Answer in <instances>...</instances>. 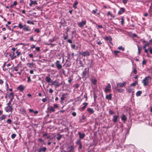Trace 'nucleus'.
I'll use <instances>...</instances> for the list:
<instances>
[{
    "instance_id": "obj_1",
    "label": "nucleus",
    "mask_w": 152,
    "mask_h": 152,
    "mask_svg": "<svg viewBox=\"0 0 152 152\" xmlns=\"http://www.w3.org/2000/svg\"><path fill=\"white\" fill-rule=\"evenodd\" d=\"M151 78L149 76L146 77L142 80V83L144 86H146L148 85L149 83L151 82Z\"/></svg>"
},
{
    "instance_id": "obj_2",
    "label": "nucleus",
    "mask_w": 152,
    "mask_h": 152,
    "mask_svg": "<svg viewBox=\"0 0 152 152\" xmlns=\"http://www.w3.org/2000/svg\"><path fill=\"white\" fill-rule=\"evenodd\" d=\"M18 26L20 29H23V30L24 31H31V29L28 26H27L25 27H23V26L21 24V22H20L19 23Z\"/></svg>"
},
{
    "instance_id": "obj_3",
    "label": "nucleus",
    "mask_w": 152,
    "mask_h": 152,
    "mask_svg": "<svg viewBox=\"0 0 152 152\" xmlns=\"http://www.w3.org/2000/svg\"><path fill=\"white\" fill-rule=\"evenodd\" d=\"M111 86L110 83L107 84L104 89V91L106 93L110 92L111 91Z\"/></svg>"
},
{
    "instance_id": "obj_4",
    "label": "nucleus",
    "mask_w": 152,
    "mask_h": 152,
    "mask_svg": "<svg viewBox=\"0 0 152 152\" xmlns=\"http://www.w3.org/2000/svg\"><path fill=\"white\" fill-rule=\"evenodd\" d=\"M66 149L68 151V152H75L74 148L73 145L67 146Z\"/></svg>"
},
{
    "instance_id": "obj_5",
    "label": "nucleus",
    "mask_w": 152,
    "mask_h": 152,
    "mask_svg": "<svg viewBox=\"0 0 152 152\" xmlns=\"http://www.w3.org/2000/svg\"><path fill=\"white\" fill-rule=\"evenodd\" d=\"M80 54L83 56L87 57L90 56V54L89 52L87 50L85 51L81 52L80 53Z\"/></svg>"
},
{
    "instance_id": "obj_6",
    "label": "nucleus",
    "mask_w": 152,
    "mask_h": 152,
    "mask_svg": "<svg viewBox=\"0 0 152 152\" xmlns=\"http://www.w3.org/2000/svg\"><path fill=\"white\" fill-rule=\"evenodd\" d=\"M56 67L58 70H59L62 68V65L60 63V62L58 61H57L55 63Z\"/></svg>"
},
{
    "instance_id": "obj_7",
    "label": "nucleus",
    "mask_w": 152,
    "mask_h": 152,
    "mask_svg": "<svg viewBox=\"0 0 152 152\" xmlns=\"http://www.w3.org/2000/svg\"><path fill=\"white\" fill-rule=\"evenodd\" d=\"M89 72V69H87V68H85L82 74L83 77H84L86 75H88Z\"/></svg>"
},
{
    "instance_id": "obj_8",
    "label": "nucleus",
    "mask_w": 152,
    "mask_h": 152,
    "mask_svg": "<svg viewBox=\"0 0 152 152\" xmlns=\"http://www.w3.org/2000/svg\"><path fill=\"white\" fill-rule=\"evenodd\" d=\"M47 150V148L45 147H41L37 150V152H45Z\"/></svg>"
},
{
    "instance_id": "obj_9",
    "label": "nucleus",
    "mask_w": 152,
    "mask_h": 152,
    "mask_svg": "<svg viewBox=\"0 0 152 152\" xmlns=\"http://www.w3.org/2000/svg\"><path fill=\"white\" fill-rule=\"evenodd\" d=\"M25 88V87L23 85H20L17 88V89L19 90L20 92H22Z\"/></svg>"
},
{
    "instance_id": "obj_10",
    "label": "nucleus",
    "mask_w": 152,
    "mask_h": 152,
    "mask_svg": "<svg viewBox=\"0 0 152 152\" xmlns=\"http://www.w3.org/2000/svg\"><path fill=\"white\" fill-rule=\"evenodd\" d=\"M86 20L82 21L81 22L79 23H78V26L80 27H82L84 26L86 24Z\"/></svg>"
},
{
    "instance_id": "obj_11",
    "label": "nucleus",
    "mask_w": 152,
    "mask_h": 152,
    "mask_svg": "<svg viewBox=\"0 0 152 152\" xmlns=\"http://www.w3.org/2000/svg\"><path fill=\"white\" fill-rule=\"evenodd\" d=\"M126 84V82H123L122 83L121 82L118 83H117V87H122L124 86Z\"/></svg>"
},
{
    "instance_id": "obj_12",
    "label": "nucleus",
    "mask_w": 152,
    "mask_h": 152,
    "mask_svg": "<svg viewBox=\"0 0 152 152\" xmlns=\"http://www.w3.org/2000/svg\"><path fill=\"white\" fill-rule=\"evenodd\" d=\"M78 134L79 135V138L80 140L83 139L86 136L85 134H84V133H82L80 132H78Z\"/></svg>"
},
{
    "instance_id": "obj_13",
    "label": "nucleus",
    "mask_w": 152,
    "mask_h": 152,
    "mask_svg": "<svg viewBox=\"0 0 152 152\" xmlns=\"http://www.w3.org/2000/svg\"><path fill=\"white\" fill-rule=\"evenodd\" d=\"M30 2L29 4V5L30 7H31L32 5L37 4V2L36 1H32V0H30Z\"/></svg>"
},
{
    "instance_id": "obj_14",
    "label": "nucleus",
    "mask_w": 152,
    "mask_h": 152,
    "mask_svg": "<svg viewBox=\"0 0 152 152\" xmlns=\"http://www.w3.org/2000/svg\"><path fill=\"white\" fill-rule=\"evenodd\" d=\"M125 10L124 8L121 7L120 8V10L118 12V14L119 15H121L123 13L125 12Z\"/></svg>"
},
{
    "instance_id": "obj_15",
    "label": "nucleus",
    "mask_w": 152,
    "mask_h": 152,
    "mask_svg": "<svg viewBox=\"0 0 152 152\" xmlns=\"http://www.w3.org/2000/svg\"><path fill=\"white\" fill-rule=\"evenodd\" d=\"M14 93L12 92L10 93L8 95L10 99V101H12L14 99Z\"/></svg>"
},
{
    "instance_id": "obj_16",
    "label": "nucleus",
    "mask_w": 152,
    "mask_h": 152,
    "mask_svg": "<svg viewBox=\"0 0 152 152\" xmlns=\"http://www.w3.org/2000/svg\"><path fill=\"white\" fill-rule=\"evenodd\" d=\"M67 95V94H62V96L61 98V101L60 102L61 103H62V101H64V100L65 98H66Z\"/></svg>"
},
{
    "instance_id": "obj_17",
    "label": "nucleus",
    "mask_w": 152,
    "mask_h": 152,
    "mask_svg": "<svg viewBox=\"0 0 152 152\" xmlns=\"http://www.w3.org/2000/svg\"><path fill=\"white\" fill-rule=\"evenodd\" d=\"M5 110L7 112H10L12 110V109L11 106L8 105L5 108Z\"/></svg>"
},
{
    "instance_id": "obj_18",
    "label": "nucleus",
    "mask_w": 152,
    "mask_h": 152,
    "mask_svg": "<svg viewBox=\"0 0 152 152\" xmlns=\"http://www.w3.org/2000/svg\"><path fill=\"white\" fill-rule=\"evenodd\" d=\"M105 39L107 40H109L110 42V43H111L112 45H113V44L112 42V38L110 36L109 37H107L106 36L105 37Z\"/></svg>"
},
{
    "instance_id": "obj_19",
    "label": "nucleus",
    "mask_w": 152,
    "mask_h": 152,
    "mask_svg": "<svg viewBox=\"0 0 152 152\" xmlns=\"http://www.w3.org/2000/svg\"><path fill=\"white\" fill-rule=\"evenodd\" d=\"M83 106L81 107V109L82 110L85 109L88 105V103L86 102H84L83 103Z\"/></svg>"
},
{
    "instance_id": "obj_20",
    "label": "nucleus",
    "mask_w": 152,
    "mask_h": 152,
    "mask_svg": "<svg viewBox=\"0 0 152 152\" xmlns=\"http://www.w3.org/2000/svg\"><path fill=\"white\" fill-rule=\"evenodd\" d=\"M121 119L124 122L127 120V118L126 115H123L121 117Z\"/></svg>"
},
{
    "instance_id": "obj_21",
    "label": "nucleus",
    "mask_w": 152,
    "mask_h": 152,
    "mask_svg": "<svg viewBox=\"0 0 152 152\" xmlns=\"http://www.w3.org/2000/svg\"><path fill=\"white\" fill-rule=\"evenodd\" d=\"M118 117V116L117 115H114L113 116V121L114 122H116Z\"/></svg>"
},
{
    "instance_id": "obj_22",
    "label": "nucleus",
    "mask_w": 152,
    "mask_h": 152,
    "mask_svg": "<svg viewBox=\"0 0 152 152\" xmlns=\"http://www.w3.org/2000/svg\"><path fill=\"white\" fill-rule=\"evenodd\" d=\"M106 99L108 100H110L112 99V94H110L109 95H107L106 96Z\"/></svg>"
},
{
    "instance_id": "obj_23",
    "label": "nucleus",
    "mask_w": 152,
    "mask_h": 152,
    "mask_svg": "<svg viewBox=\"0 0 152 152\" xmlns=\"http://www.w3.org/2000/svg\"><path fill=\"white\" fill-rule=\"evenodd\" d=\"M49 110L50 112H53L55 111V110L53 106H50L49 108Z\"/></svg>"
},
{
    "instance_id": "obj_24",
    "label": "nucleus",
    "mask_w": 152,
    "mask_h": 152,
    "mask_svg": "<svg viewBox=\"0 0 152 152\" xmlns=\"http://www.w3.org/2000/svg\"><path fill=\"white\" fill-rule=\"evenodd\" d=\"M78 2L77 1H75L74 3L73 7L74 9H76L77 8L76 5L78 4Z\"/></svg>"
},
{
    "instance_id": "obj_25",
    "label": "nucleus",
    "mask_w": 152,
    "mask_h": 152,
    "mask_svg": "<svg viewBox=\"0 0 152 152\" xmlns=\"http://www.w3.org/2000/svg\"><path fill=\"white\" fill-rule=\"evenodd\" d=\"M87 111L90 113H94V110L92 109L88 108L87 109Z\"/></svg>"
},
{
    "instance_id": "obj_26",
    "label": "nucleus",
    "mask_w": 152,
    "mask_h": 152,
    "mask_svg": "<svg viewBox=\"0 0 152 152\" xmlns=\"http://www.w3.org/2000/svg\"><path fill=\"white\" fill-rule=\"evenodd\" d=\"M10 56V57L11 58V60H12L14 58H16V56H15V55H14L13 54H10L9 55Z\"/></svg>"
},
{
    "instance_id": "obj_27",
    "label": "nucleus",
    "mask_w": 152,
    "mask_h": 152,
    "mask_svg": "<svg viewBox=\"0 0 152 152\" xmlns=\"http://www.w3.org/2000/svg\"><path fill=\"white\" fill-rule=\"evenodd\" d=\"M51 78L49 77V76H46L45 78V80L48 83H49L50 81L51 80Z\"/></svg>"
},
{
    "instance_id": "obj_28",
    "label": "nucleus",
    "mask_w": 152,
    "mask_h": 152,
    "mask_svg": "<svg viewBox=\"0 0 152 152\" xmlns=\"http://www.w3.org/2000/svg\"><path fill=\"white\" fill-rule=\"evenodd\" d=\"M56 83V82L54 81H53V82H52L51 84H50V85H53L56 88H57L58 87V85L56 84H55V83Z\"/></svg>"
},
{
    "instance_id": "obj_29",
    "label": "nucleus",
    "mask_w": 152,
    "mask_h": 152,
    "mask_svg": "<svg viewBox=\"0 0 152 152\" xmlns=\"http://www.w3.org/2000/svg\"><path fill=\"white\" fill-rule=\"evenodd\" d=\"M91 82L94 85H95L96 83L97 80L96 79H92L91 80Z\"/></svg>"
},
{
    "instance_id": "obj_30",
    "label": "nucleus",
    "mask_w": 152,
    "mask_h": 152,
    "mask_svg": "<svg viewBox=\"0 0 152 152\" xmlns=\"http://www.w3.org/2000/svg\"><path fill=\"white\" fill-rule=\"evenodd\" d=\"M142 92L141 91H137L136 93V96H140L141 94H142Z\"/></svg>"
},
{
    "instance_id": "obj_31",
    "label": "nucleus",
    "mask_w": 152,
    "mask_h": 152,
    "mask_svg": "<svg viewBox=\"0 0 152 152\" xmlns=\"http://www.w3.org/2000/svg\"><path fill=\"white\" fill-rule=\"evenodd\" d=\"M58 137H56V138L58 140H59L62 137V135L59 134H57V135Z\"/></svg>"
},
{
    "instance_id": "obj_32",
    "label": "nucleus",
    "mask_w": 152,
    "mask_h": 152,
    "mask_svg": "<svg viewBox=\"0 0 152 152\" xmlns=\"http://www.w3.org/2000/svg\"><path fill=\"white\" fill-rule=\"evenodd\" d=\"M27 65L29 67H32L33 66L34 64L33 63H28L27 64Z\"/></svg>"
},
{
    "instance_id": "obj_33",
    "label": "nucleus",
    "mask_w": 152,
    "mask_h": 152,
    "mask_svg": "<svg viewBox=\"0 0 152 152\" xmlns=\"http://www.w3.org/2000/svg\"><path fill=\"white\" fill-rule=\"evenodd\" d=\"M17 4V2L16 1H14L13 4L10 6V7H13L14 6H16Z\"/></svg>"
},
{
    "instance_id": "obj_34",
    "label": "nucleus",
    "mask_w": 152,
    "mask_h": 152,
    "mask_svg": "<svg viewBox=\"0 0 152 152\" xmlns=\"http://www.w3.org/2000/svg\"><path fill=\"white\" fill-rule=\"evenodd\" d=\"M86 116H84V115H83L82 117V119H80V122H84V121H83L82 120H84L86 119Z\"/></svg>"
},
{
    "instance_id": "obj_35",
    "label": "nucleus",
    "mask_w": 152,
    "mask_h": 152,
    "mask_svg": "<svg viewBox=\"0 0 152 152\" xmlns=\"http://www.w3.org/2000/svg\"><path fill=\"white\" fill-rule=\"evenodd\" d=\"M138 84V83L137 81H136L135 82H134L130 85V86H135L136 85H137Z\"/></svg>"
},
{
    "instance_id": "obj_36",
    "label": "nucleus",
    "mask_w": 152,
    "mask_h": 152,
    "mask_svg": "<svg viewBox=\"0 0 152 152\" xmlns=\"http://www.w3.org/2000/svg\"><path fill=\"white\" fill-rule=\"evenodd\" d=\"M121 24L122 25H123L124 24V17L123 16H121Z\"/></svg>"
},
{
    "instance_id": "obj_37",
    "label": "nucleus",
    "mask_w": 152,
    "mask_h": 152,
    "mask_svg": "<svg viewBox=\"0 0 152 152\" xmlns=\"http://www.w3.org/2000/svg\"><path fill=\"white\" fill-rule=\"evenodd\" d=\"M81 141L80 139L77 140L76 142V144L77 145H79L80 144H81Z\"/></svg>"
},
{
    "instance_id": "obj_38",
    "label": "nucleus",
    "mask_w": 152,
    "mask_h": 152,
    "mask_svg": "<svg viewBox=\"0 0 152 152\" xmlns=\"http://www.w3.org/2000/svg\"><path fill=\"white\" fill-rule=\"evenodd\" d=\"M120 51L118 50H115L114 51V53L115 54V55L117 56H118V53H120Z\"/></svg>"
},
{
    "instance_id": "obj_39",
    "label": "nucleus",
    "mask_w": 152,
    "mask_h": 152,
    "mask_svg": "<svg viewBox=\"0 0 152 152\" xmlns=\"http://www.w3.org/2000/svg\"><path fill=\"white\" fill-rule=\"evenodd\" d=\"M150 44L149 42H147L145 44V45H144L143 47V49H145V48H146V47L149 46Z\"/></svg>"
},
{
    "instance_id": "obj_40",
    "label": "nucleus",
    "mask_w": 152,
    "mask_h": 152,
    "mask_svg": "<svg viewBox=\"0 0 152 152\" xmlns=\"http://www.w3.org/2000/svg\"><path fill=\"white\" fill-rule=\"evenodd\" d=\"M133 70L132 71V72L134 73V74H136L137 72V71L136 69L135 68H134V67H133Z\"/></svg>"
},
{
    "instance_id": "obj_41",
    "label": "nucleus",
    "mask_w": 152,
    "mask_h": 152,
    "mask_svg": "<svg viewBox=\"0 0 152 152\" xmlns=\"http://www.w3.org/2000/svg\"><path fill=\"white\" fill-rule=\"evenodd\" d=\"M107 15H110L111 17L114 18L115 17L113 15L111 12L109 11L107 13Z\"/></svg>"
},
{
    "instance_id": "obj_42",
    "label": "nucleus",
    "mask_w": 152,
    "mask_h": 152,
    "mask_svg": "<svg viewBox=\"0 0 152 152\" xmlns=\"http://www.w3.org/2000/svg\"><path fill=\"white\" fill-rule=\"evenodd\" d=\"M6 116L4 115H3L2 116L0 117V121H1L5 118Z\"/></svg>"
},
{
    "instance_id": "obj_43",
    "label": "nucleus",
    "mask_w": 152,
    "mask_h": 152,
    "mask_svg": "<svg viewBox=\"0 0 152 152\" xmlns=\"http://www.w3.org/2000/svg\"><path fill=\"white\" fill-rule=\"evenodd\" d=\"M118 49L119 50H121L122 51H124L125 50L124 48L122 47V46H120L118 47Z\"/></svg>"
},
{
    "instance_id": "obj_44",
    "label": "nucleus",
    "mask_w": 152,
    "mask_h": 152,
    "mask_svg": "<svg viewBox=\"0 0 152 152\" xmlns=\"http://www.w3.org/2000/svg\"><path fill=\"white\" fill-rule=\"evenodd\" d=\"M66 34L67 35L66 36H65V34H63V38H64V40H66V39H67V37H68V35L67 34Z\"/></svg>"
},
{
    "instance_id": "obj_45",
    "label": "nucleus",
    "mask_w": 152,
    "mask_h": 152,
    "mask_svg": "<svg viewBox=\"0 0 152 152\" xmlns=\"http://www.w3.org/2000/svg\"><path fill=\"white\" fill-rule=\"evenodd\" d=\"M27 23L28 24H31L33 25H34V23L33 22L31 21L30 20H27Z\"/></svg>"
},
{
    "instance_id": "obj_46",
    "label": "nucleus",
    "mask_w": 152,
    "mask_h": 152,
    "mask_svg": "<svg viewBox=\"0 0 152 152\" xmlns=\"http://www.w3.org/2000/svg\"><path fill=\"white\" fill-rule=\"evenodd\" d=\"M16 134H12L11 135V138L12 139H14V138H15V137H16Z\"/></svg>"
},
{
    "instance_id": "obj_47",
    "label": "nucleus",
    "mask_w": 152,
    "mask_h": 152,
    "mask_svg": "<svg viewBox=\"0 0 152 152\" xmlns=\"http://www.w3.org/2000/svg\"><path fill=\"white\" fill-rule=\"evenodd\" d=\"M53 107H54V108H57L58 107V105L57 104H54L53 105Z\"/></svg>"
},
{
    "instance_id": "obj_48",
    "label": "nucleus",
    "mask_w": 152,
    "mask_h": 152,
    "mask_svg": "<svg viewBox=\"0 0 152 152\" xmlns=\"http://www.w3.org/2000/svg\"><path fill=\"white\" fill-rule=\"evenodd\" d=\"M26 77L28 79V80L27 81V82L28 83H30L31 81L30 77V76H26Z\"/></svg>"
},
{
    "instance_id": "obj_49",
    "label": "nucleus",
    "mask_w": 152,
    "mask_h": 152,
    "mask_svg": "<svg viewBox=\"0 0 152 152\" xmlns=\"http://www.w3.org/2000/svg\"><path fill=\"white\" fill-rule=\"evenodd\" d=\"M146 60L145 59H144L142 61V65L143 66L145 64H146Z\"/></svg>"
},
{
    "instance_id": "obj_50",
    "label": "nucleus",
    "mask_w": 152,
    "mask_h": 152,
    "mask_svg": "<svg viewBox=\"0 0 152 152\" xmlns=\"http://www.w3.org/2000/svg\"><path fill=\"white\" fill-rule=\"evenodd\" d=\"M37 52H39L40 51V48L39 47H37L35 48Z\"/></svg>"
},
{
    "instance_id": "obj_51",
    "label": "nucleus",
    "mask_w": 152,
    "mask_h": 152,
    "mask_svg": "<svg viewBox=\"0 0 152 152\" xmlns=\"http://www.w3.org/2000/svg\"><path fill=\"white\" fill-rule=\"evenodd\" d=\"M34 31L37 33H39L40 32V31L39 28H36L34 30Z\"/></svg>"
},
{
    "instance_id": "obj_52",
    "label": "nucleus",
    "mask_w": 152,
    "mask_h": 152,
    "mask_svg": "<svg viewBox=\"0 0 152 152\" xmlns=\"http://www.w3.org/2000/svg\"><path fill=\"white\" fill-rule=\"evenodd\" d=\"M148 50H149L150 53L152 54V48H148Z\"/></svg>"
},
{
    "instance_id": "obj_53",
    "label": "nucleus",
    "mask_w": 152,
    "mask_h": 152,
    "mask_svg": "<svg viewBox=\"0 0 152 152\" xmlns=\"http://www.w3.org/2000/svg\"><path fill=\"white\" fill-rule=\"evenodd\" d=\"M31 49H33V48H36L35 45H32L30 46Z\"/></svg>"
},
{
    "instance_id": "obj_54",
    "label": "nucleus",
    "mask_w": 152,
    "mask_h": 152,
    "mask_svg": "<svg viewBox=\"0 0 152 152\" xmlns=\"http://www.w3.org/2000/svg\"><path fill=\"white\" fill-rule=\"evenodd\" d=\"M48 134L47 133H45L43 134L42 135V137H46L48 136Z\"/></svg>"
},
{
    "instance_id": "obj_55",
    "label": "nucleus",
    "mask_w": 152,
    "mask_h": 152,
    "mask_svg": "<svg viewBox=\"0 0 152 152\" xmlns=\"http://www.w3.org/2000/svg\"><path fill=\"white\" fill-rule=\"evenodd\" d=\"M16 53L17 54V56H18L20 54V52L18 51V50H17Z\"/></svg>"
},
{
    "instance_id": "obj_56",
    "label": "nucleus",
    "mask_w": 152,
    "mask_h": 152,
    "mask_svg": "<svg viewBox=\"0 0 152 152\" xmlns=\"http://www.w3.org/2000/svg\"><path fill=\"white\" fill-rule=\"evenodd\" d=\"M97 44L99 45L102 44V42L100 41H97L96 42Z\"/></svg>"
},
{
    "instance_id": "obj_57",
    "label": "nucleus",
    "mask_w": 152,
    "mask_h": 152,
    "mask_svg": "<svg viewBox=\"0 0 152 152\" xmlns=\"http://www.w3.org/2000/svg\"><path fill=\"white\" fill-rule=\"evenodd\" d=\"M117 91L119 92H122L123 91V90L121 88H119V89H118Z\"/></svg>"
},
{
    "instance_id": "obj_58",
    "label": "nucleus",
    "mask_w": 152,
    "mask_h": 152,
    "mask_svg": "<svg viewBox=\"0 0 152 152\" xmlns=\"http://www.w3.org/2000/svg\"><path fill=\"white\" fill-rule=\"evenodd\" d=\"M128 0H122V2L124 4H125L127 3Z\"/></svg>"
},
{
    "instance_id": "obj_59",
    "label": "nucleus",
    "mask_w": 152,
    "mask_h": 152,
    "mask_svg": "<svg viewBox=\"0 0 152 152\" xmlns=\"http://www.w3.org/2000/svg\"><path fill=\"white\" fill-rule=\"evenodd\" d=\"M97 11V9H96L95 10H93L92 12V13L95 14L96 13Z\"/></svg>"
},
{
    "instance_id": "obj_60",
    "label": "nucleus",
    "mask_w": 152,
    "mask_h": 152,
    "mask_svg": "<svg viewBox=\"0 0 152 152\" xmlns=\"http://www.w3.org/2000/svg\"><path fill=\"white\" fill-rule=\"evenodd\" d=\"M30 41H34V37L33 36H31L30 37Z\"/></svg>"
},
{
    "instance_id": "obj_61",
    "label": "nucleus",
    "mask_w": 152,
    "mask_h": 152,
    "mask_svg": "<svg viewBox=\"0 0 152 152\" xmlns=\"http://www.w3.org/2000/svg\"><path fill=\"white\" fill-rule=\"evenodd\" d=\"M7 122L9 124H10L11 123V120L10 119H8L7 120Z\"/></svg>"
},
{
    "instance_id": "obj_62",
    "label": "nucleus",
    "mask_w": 152,
    "mask_h": 152,
    "mask_svg": "<svg viewBox=\"0 0 152 152\" xmlns=\"http://www.w3.org/2000/svg\"><path fill=\"white\" fill-rule=\"evenodd\" d=\"M29 56L30 58H33L34 57L33 54L32 53L29 54Z\"/></svg>"
},
{
    "instance_id": "obj_63",
    "label": "nucleus",
    "mask_w": 152,
    "mask_h": 152,
    "mask_svg": "<svg viewBox=\"0 0 152 152\" xmlns=\"http://www.w3.org/2000/svg\"><path fill=\"white\" fill-rule=\"evenodd\" d=\"M29 112L30 113H34V111L33 110V109H29Z\"/></svg>"
},
{
    "instance_id": "obj_64",
    "label": "nucleus",
    "mask_w": 152,
    "mask_h": 152,
    "mask_svg": "<svg viewBox=\"0 0 152 152\" xmlns=\"http://www.w3.org/2000/svg\"><path fill=\"white\" fill-rule=\"evenodd\" d=\"M128 91L129 93H131V92H132V88H129L128 90Z\"/></svg>"
}]
</instances>
